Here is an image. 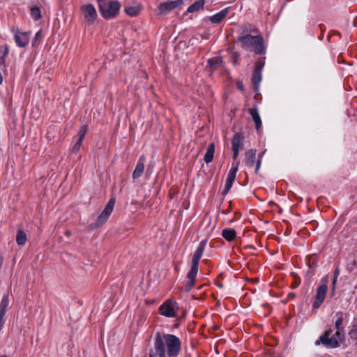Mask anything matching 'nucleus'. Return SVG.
<instances>
[{"label":"nucleus","mask_w":357,"mask_h":357,"mask_svg":"<svg viewBox=\"0 0 357 357\" xmlns=\"http://www.w3.org/2000/svg\"><path fill=\"white\" fill-rule=\"evenodd\" d=\"M233 57H234L233 63L234 64H237L238 63V61H239V59H240V54L237 52H235L233 54Z\"/></svg>","instance_id":"nucleus-35"},{"label":"nucleus","mask_w":357,"mask_h":357,"mask_svg":"<svg viewBox=\"0 0 357 357\" xmlns=\"http://www.w3.org/2000/svg\"><path fill=\"white\" fill-rule=\"evenodd\" d=\"M154 349L159 357H177L181 350L180 339L172 334H161L157 332L154 338Z\"/></svg>","instance_id":"nucleus-1"},{"label":"nucleus","mask_w":357,"mask_h":357,"mask_svg":"<svg viewBox=\"0 0 357 357\" xmlns=\"http://www.w3.org/2000/svg\"><path fill=\"white\" fill-rule=\"evenodd\" d=\"M82 141H83L82 139H78V140L77 141V142L73 147V152H77L79 150V149L82 146Z\"/></svg>","instance_id":"nucleus-34"},{"label":"nucleus","mask_w":357,"mask_h":357,"mask_svg":"<svg viewBox=\"0 0 357 357\" xmlns=\"http://www.w3.org/2000/svg\"><path fill=\"white\" fill-rule=\"evenodd\" d=\"M238 89H240V90H241V91H243V87L242 84H239V83H238Z\"/></svg>","instance_id":"nucleus-42"},{"label":"nucleus","mask_w":357,"mask_h":357,"mask_svg":"<svg viewBox=\"0 0 357 357\" xmlns=\"http://www.w3.org/2000/svg\"><path fill=\"white\" fill-rule=\"evenodd\" d=\"M229 212V210H225V211H222V213H228Z\"/></svg>","instance_id":"nucleus-44"},{"label":"nucleus","mask_w":357,"mask_h":357,"mask_svg":"<svg viewBox=\"0 0 357 357\" xmlns=\"http://www.w3.org/2000/svg\"><path fill=\"white\" fill-rule=\"evenodd\" d=\"M344 315L343 312L340 311L336 312L335 317L337 319L335 322V333L331 336L333 333V329L328 328L315 341L314 344L316 346L323 344L328 349H334L340 346V344L345 340V331L343 326Z\"/></svg>","instance_id":"nucleus-2"},{"label":"nucleus","mask_w":357,"mask_h":357,"mask_svg":"<svg viewBox=\"0 0 357 357\" xmlns=\"http://www.w3.org/2000/svg\"><path fill=\"white\" fill-rule=\"evenodd\" d=\"M236 41L241 43V47L245 50L254 51L259 55L266 53L264 38L260 34L239 36Z\"/></svg>","instance_id":"nucleus-3"},{"label":"nucleus","mask_w":357,"mask_h":357,"mask_svg":"<svg viewBox=\"0 0 357 357\" xmlns=\"http://www.w3.org/2000/svg\"><path fill=\"white\" fill-rule=\"evenodd\" d=\"M146 160V158L144 155H141L138 159L137 165L135 168V170L132 174V178L137 179L142 176V174L144 171V162Z\"/></svg>","instance_id":"nucleus-13"},{"label":"nucleus","mask_w":357,"mask_h":357,"mask_svg":"<svg viewBox=\"0 0 357 357\" xmlns=\"http://www.w3.org/2000/svg\"><path fill=\"white\" fill-rule=\"evenodd\" d=\"M238 172V165H236L235 167H232L228 174L225 187L222 192V195H225L228 193V192L230 190L231 188L232 187L233 183L235 181L236 175Z\"/></svg>","instance_id":"nucleus-11"},{"label":"nucleus","mask_w":357,"mask_h":357,"mask_svg":"<svg viewBox=\"0 0 357 357\" xmlns=\"http://www.w3.org/2000/svg\"><path fill=\"white\" fill-rule=\"evenodd\" d=\"M15 41L20 47H24L29 42V35L28 32H22L17 30L14 36Z\"/></svg>","instance_id":"nucleus-12"},{"label":"nucleus","mask_w":357,"mask_h":357,"mask_svg":"<svg viewBox=\"0 0 357 357\" xmlns=\"http://www.w3.org/2000/svg\"><path fill=\"white\" fill-rule=\"evenodd\" d=\"M229 10V8H226L218 13L210 17L209 20L213 24H218L220 23L228 14Z\"/></svg>","instance_id":"nucleus-17"},{"label":"nucleus","mask_w":357,"mask_h":357,"mask_svg":"<svg viewBox=\"0 0 357 357\" xmlns=\"http://www.w3.org/2000/svg\"><path fill=\"white\" fill-rule=\"evenodd\" d=\"M244 139V137L240 132H237L234 135L232 141V150H238L243 149V141Z\"/></svg>","instance_id":"nucleus-16"},{"label":"nucleus","mask_w":357,"mask_h":357,"mask_svg":"<svg viewBox=\"0 0 357 357\" xmlns=\"http://www.w3.org/2000/svg\"><path fill=\"white\" fill-rule=\"evenodd\" d=\"M2 81H3V77H2L1 73H0V84L2 83Z\"/></svg>","instance_id":"nucleus-43"},{"label":"nucleus","mask_w":357,"mask_h":357,"mask_svg":"<svg viewBox=\"0 0 357 357\" xmlns=\"http://www.w3.org/2000/svg\"><path fill=\"white\" fill-rule=\"evenodd\" d=\"M322 284L317 288V293L313 301V308H319L324 303L328 291V275L321 279Z\"/></svg>","instance_id":"nucleus-5"},{"label":"nucleus","mask_w":357,"mask_h":357,"mask_svg":"<svg viewBox=\"0 0 357 357\" xmlns=\"http://www.w3.org/2000/svg\"><path fill=\"white\" fill-rule=\"evenodd\" d=\"M0 357H8V356L3 355V356H0Z\"/></svg>","instance_id":"nucleus-46"},{"label":"nucleus","mask_w":357,"mask_h":357,"mask_svg":"<svg viewBox=\"0 0 357 357\" xmlns=\"http://www.w3.org/2000/svg\"><path fill=\"white\" fill-rule=\"evenodd\" d=\"M265 152H266V151H264L261 152L260 153H259V155H258V158L256 161V165H255V174H257L260 169L261 164V160H262V158H263Z\"/></svg>","instance_id":"nucleus-29"},{"label":"nucleus","mask_w":357,"mask_h":357,"mask_svg":"<svg viewBox=\"0 0 357 357\" xmlns=\"http://www.w3.org/2000/svg\"><path fill=\"white\" fill-rule=\"evenodd\" d=\"M86 132H87V126L86 125L82 126L78 132L79 139L83 140L86 135Z\"/></svg>","instance_id":"nucleus-30"},{"label":"nucleus","mask_w":357,"mask_h":357,"mask_svg":"<svg viewBox=\"0 0 357 357\" xmlns=\"http://www.w3.org/2000/svg\"><path fill=\"white\" fill-rule=\"evenodd\" d=\"M218 286H219L221 288L223 287L222 284H218Z\"/></svg>","instance_id":"nucleus-45"},{"label":"nucleus","mask_w":357,"mask_h":357,"mask_svg":"<svg viewBox=\"0 0 357 357\" xmlns=\"http://www.w3.org/2000/svg\"><path fill=\"white\" fill-rule=\"evenodd\" d=\"M221 57H213L208 61V66L210 68L211 72L215 71L218 69L222 63Z\"/></svg>","instance_id":"nucleus-21"},{"label":"nucleus","mask_w":357,"mask_h":357,"mask_svg":"<svg viewBox=\"0 0 357 357\" xmlns=\"http://www.w3.org/2000/svg\"><path fill=\"white\" fill-rule=\"evenodd\" d=\"M306 263L310 268L317 266L318 262V257L317 255H311L306 258Z\"/></svg>","instance_id":"nucleus-27"},{"label":"nucleus","mask_w":357,"mask_h":357,"mask_svg":"<svg viewBox=\"0 0 357 357\" xmlns=\"http://www.w3.org/2000/svg\"><path fill=\"white\" fill-rule=\"evenodd\" d=\"M99 11L105 20L116 17L119 13L121 3L118 1L97 0Z\"/></svg>","instance_id":"nucleus-4"},{"label":"nucleus","mask_w":357,"mask_h":357,"mask_svg":"<svg viewBox=\"0 0 357 357\" xmlns=\"http://www.w3.org/2000/svg\"><path fill=\"white\" fill-rule=\"evenodd\" d=\"M248 112L252 117L253 121L255 123V128L258 130L261 127V120L258 113V110L256 107H252L248 109Z\"/></svg>","instance_id":"nucleus-19"},{"label":"nucleus","mask_w":357,"mask_h":357,"mask_svg":"<svg viewBox=\"0 0 357 357\" xmlns=\"http://www.w3.org/2000/svg\"><path fill=\"white\" fill-rule=\"evenodd\" d=\"M114 204L115 199L111 198L102 212L98 217L96 222L94 223V227H99L107 222L114 209Z\"/></svg>","instance_id":"nucleus-6"},{"label":"nucleus","mask_w":357,"mask_h":357,"mask_svg":"<svg viewBox=\"0 0 357 357\" xmlns=\"http://www.w3.org/2000/svg\"><path fill=\"white\" fill-rule=\"evenodd\" d=\"M261 81V72L254 70L252 77V83L255 91L259 89V84Z\"/></svg>","instance_id":"nucleus-20"},{"label":"nucleus","mask_w":357,"mask_h":357,"mask_svg":"<svg viewBox=\"0 0 357 357\" xmlns=\"http://www.w3.org/2000/svg\"><path fill=\"white\" fill-rule=\"evenodd\" d=\"M26 234L22 229L17 230L16 242L19 245H24L26 242Z\"/></svg>","instance_id":"nucleus-26"},{"label":"nucleus","mask_w":357,"mask_h":357,"mask_svg":"<svg viewBox=\"0 0 357 357\" xmlns=\"http://www.w3.org/2000/svg\"><path fill=\"white\" fill-rule=\"evenodd\" d=\"M31 16L34 20H38L41 17L40 9L38 6L31 8Z\"/></svg>","instance_id":"nucleus-28"},{"label":"nucleus","mask_w":357,"mask_h":357,"mask_svg":"<svg viewBox=\"0 0 357 357\" xmlns=\"http://www.w3.org/2000/svg\"><path fill=\"white\" fill-rule=\"evenodd\" d=\"M205 4L204 0H198L191 4L187 9L188 13H193L203 9Z\"/></svg>","instance_id":"nucleus-22"},{"label":"nucleus","mask_w":357,"mask_h":357,"mask_svg":"<svg viewBox=\"0 0 357 357\" xmlns=\"http://www.w3.org/2000/svg\"><path fill=\"white\" fill-rule=\"evenodd\" d=\"M184 3L183 0H175L161 3L156 9L157 15H166L174 9L181 7Z\"/></svg>","instance_id":"nucleus-7"},{"label":"nucleus","mask_w":357,"mask_h":357,"mask_svg":"<svg viewBox=\"0 0 357 357\" xmlns=\"http://www.w3.org/2000/svg\"><path fill=\"white\" fill-rule=\"evenodd\" d=\"M339 275H340V269H339V268H336L334 271L333 278L337 279Z\"/></svg>","instance_id":"nucleus-39"},{"label":"nucleus","mask_w":357,"mask_h":357,"mask_svg":"<svg viewBox=\"0 0 357 357\" xmlns=\"http://www.w3.org/2000/svg\"><path fill=\"white\" fill-rule=\"evenodd\" d=\"M222 236L227 241H232L236 237V232L234 229H225L222 231Z\"/></svg>","instance_id":"nucleus-24"},{"label":"nucleus","mask_w":357,"mask_h":357,"mask_svg":"<svg viewBox=\"0 0 357 357\" xmlns=\"http://www.w3.org/2000/svg\"><path fill=\"white\" fill-rule=\"evenodd\" d=\"M258 29L250 24H243L238 31L240 36L251 35V33H258Z\"/></svg>","instance_id":"nucleus-15"},{"label":"nucleus","mask_w":357,"mask_h":357,"mask_svg":"<svg viewBox=\"0 0 357 357\" xmlns=\"http://www.w3.org/2000/svg\"><path fill=\"white\" fill-rule=\"evenodd\" d=\"M256 150L249 149L245 154V163L248 167L252 168L256 165Z\"/></svg>","instance_id":"nucleus-14"},{"label":"nucleus","mask_w":357,"mask_h":357,"mask_svg":"<svg viewBox=\"0 0 357 357\" xmlns=\"http://www.w3.org/2000/svg\"><path fill=\"white\" fill-rule=\"evenodd\" d=\"M337 280V278H333V285H332V295L334 294V291H335V285H336Z\"/></svg>","instance_id":"nucleus-38"},{"label":"nucleus","mask_w":357,"mask_h":357,"mask_svg":"<svg viewBox=\"0 0 357 357\" xmlns=\"http://www.w3.org/2000/svg\"><path fill=\"white\" fill-rule=\"evenodd\" d=\"M71 234V232L70 230H66L65 231V235L67 236H70Z\"/></svg>","instance_id":"nucleus-41"},{"label":"nucleus","mask_w":357,"mask_h":357,"mask_svg":"<svg viewBox=\"0 0 357 357\" xmlns=\"http://www.w3.org/2000/svg\"><path fill=\"white\" fill-rule=\"evenodd\" d=\"M233 158L236 160L238 155L239 151L238 150H233Z\"/></svg>","instance_id":"nucleus-40"},{"label":"nucleus","mask_w":357,"mask_h":357,"mask_svg":"<svg viewBox=\"0 0 357 357\" xmlns=\"http://www.w3.org/2000/svg\"><path fill=\"white\" fill-rule=\"evenodd\" d=\"M81 11L88 25L92 24L98 17L95 7L91 3L82 5L81 6Z\"/></svg>","instance_id":"nucleus-8"},{"label":"nucleus","mask_w":357,"mask_h":357,"mask_svg":"<svg viewBox=\"0 0 357 357\" xmlns=\"http://www.w3.org/2000/svg\"><path fill=\"white\" fill-rule=\"evenodd\" d=\"M177 303L168 300L162 303L159 307L160 313L167 317H175L176 316V308Z\"/></svg>","instance_id":"nucleus-9"},{"label":"nucleus","mask_w":357,"mask_h":357,"mask_svg":"<svg viewBox=\"0 0 357 357\" xmlns=\"http://www.w3.org/2000/svg\"><path fill=\"white\" fill-rule=\"evenodd\" d=\"M8 52H9V50H8V47L7 46H5L4 47V51L3 52V54L2 56L0 57V61H1V63L3 64L4 66H6L5 63H6V56L8 54Z\"/></svg>","instance_id":"nucleus-31"},{"label":"nucleus","mask_w":357,"mask_h":357,"mask_svg":"<svg viewBox=\"0 0 357 357\" xmlns=\"http://www.w3.org/2000/svg\"><path fill=\"white\" fill-rule=\"evenodd\" d=\"M351 339L357 341V326H354L349 332Z\"/></svg>","instance_id":"nucleus-32"},{"label":"nucleus","mask_w":357,"mask_h":357,"mask_svg":"<svg viewBox=\"0 0 357 357\" xmlns=\"http://www.w3.org/2000/svg\"><path fill=\"white\" fill-rule=\"evenodd\" d=\"M264 66V61H263V60L259 61L256 63L254 70L261 72Z\"/></svg>","instance_id":"nucleus-33"},{"label":"nucleus","mask_w":357,"mask_h":357,"mask_svg":"<svg viewBox=\"0 0 357 357\" xmlns=\"http://www.w3.org/2000/svg\"><path fill=\"white\" fill-rule=\"evenodd\" d=\"M215 152V144L211 143L207 147L206 152L204 155V160L206 163H209L213 160V155Z\"/></svg>","instance_id":"nucleus-23"},{"label":"nucleus","mask_w":357,"mask_h":357,"mask_svg":"<svg viewBox=\"0 0 357 357\" xmlns=\"http://www.w3.org/2000/svg\"><path fill=\"white\" fill-rule=\"evenodd\" d=\"M197 272H198V271H195L193 272L192 269H190V271L188 273L187 278H188V281L187 282V283L185 285V290L186 291H190L192 289V287H194Z\"/></svg>","instance_id":"nucleus-18"},{"label":"nucleus","mask_w":357,"mask_h":357,"mask_svg":"<svg viewBox=\"0 0 357 357\" xmlns=\"http://www.w3.org/2000/svg\"><path fill=\"white\" fill-rule=\"evenodd\" d=\"M141 10V7L139 6H127L125 8V12L129 16H137Z\"/></svg>","instance_id":"nucleus-25"},{"label":"nucleus","mask_w":357,"mask_h":357,"mask_svg":"<svg viewBox=\"0 0 357 357\" xmlns=\"http://www.w3.org/2000/svg\"><path fill=\"white\" fill-rule=\"evenodd\" d=\"M149 357H159V355H158L157 351L154 349L150 351Z\"/></svg>","instance_id":"nucleus-37"},{"label":"nucleus","mask_w":357,"mask_h":357,"mask_svg":"<svg viewBox=\"0 0 357 357\" xmlns=\"http://www.w3.org/2000/svg\"><path fill=\"white\" fill-rule=\"evenodd\" d=\"M206 243L207 240L202 241L199 243L198 248H197L195 254L192 256L191 269H192L193 272L195 271H198L199 260L202 256L203 255Z\"/></svg>","instance_id":"nucleus-10"},{"label":"nucleus","mask_w":357,"mask_h":357,"mask_svg":"<svg viewBox=\"0 0 357 357\" xmlns=\"http://www.w3.org/2000/svg\"><path fill=\"white\" fill-rule=\"evenodd\" d=\"M41 36H42L41 32H40V31H38V32L36 33V34L35 35V37H34V38H33V43H32V45H35V44H36V41H37L38 40H39V39L41 38Z\"/></svg>","instance_id":"nucleus-36"}]
</instances>
